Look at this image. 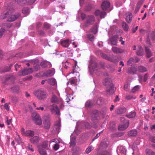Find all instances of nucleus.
<instances>
[{"label": "nucleus", "mask_w": 155, "mask_h": 155, "mask_svg": "<svg viewBox=\"0 0 155 155\" xmlns=\"http://www.w3.org/2000/svg\"><path fill=\"white\" fill-rule=\"evenodd\" d=\"M106 15V13L105 12L102 11L100 16L101 18H104Z\"/></svg>", "instance_id": "nucleus-51"}, {"label": "nucleus", "mask_w": 155, "mask_h": 155, "mask_svg": "<svg viewBox=\"0 0 155 155\" xmlns=\"http://www.w3.org/2000/svg\"><path fill=\"white\" fill-rule=\"evenodd\" d=\"M89 67L90 68H91L93 71H94L97 68V64L95 62H92L91 63Z\"/></svg>", "instance_id": "nucleus-25"}, {"label": "nucleus", "mask_w": 155, "mask_h": 155, "mask_svg": "<svg viewBox=\"0 0 155 155\" xmlns=\"http://www.w3.org/2000/svg\"><path fill=\"white\" fill-rule=\"evenodd\" d=\"M30 142L33 144H36L38 143L40 139L38 137L35 136L30 139Z\"/></svg>", "instance_id": "nucleus-12"}, {"label": "nucleus", "mask_w": 155, "mask_h": 155, "mask_svg": "<svg viewBox=\"0 0 155 155\" xmlns=\"http://www.w3.org/2000/svg\"><path fill=\"white\" fill-rule=\"evenodd\" d=\"M34 94L39 100L44 99L46 97V92L41 90L35 91Z\"/></svg>", "instance_id": "nucleus-2"}, {"label": "nucleus", "mask_w": 155, "mask_h": 155, "mask_svg": "<svg viewBox=\"0 0 155 155\" xmlns=\"http://www.w3.org/2000/svg\"><path fill=\"white\" fill-rule=\"evenodd\" d=\"M36 0H28V3L30 5L33 4Z\"/></svg>", "instance_id": "nucleus-63"}, {"label": "nucleus", "mask_w": 155, "mask_h": 155, "mask_svg": "<svg viewBox=\"0 0 155 155\" xmlns=\"http://www.w3.org/2000/svg\"><path fill=\"white\" fill-rule=\"evenodd\" d=\"M84 126L85 128L87 129L90 128L91 127V125L88 122L84 123Z\"/></svg>", "instance_id": "nucleus-45"}, {"label": "nucleus", "mask_w": 155, "mask_h": 155, "mask_svg": "<svg viewBox=\"0 0 155 155\" xmlns=\"http://www.w3.org/2000/svg\"><path fill=\"white\" fill-rule=\"evenodd\" d=\"M27 147L28 149L29 150H31L32 152L34 151V150L32 148V146L29 144H28V146H27Z\"/></svg>", "instance_id": "nucleus-58"}, {"label": "nucleus", "mask_w": 155, "mask_h": 155, "mask_svg": "<svg viewBox=\"0 0 155 155\" xmlns=\"http://www.w3.org/2000/svg\"><path fill=\"white\" fill-rule=\"evenodd\" d=\"M6 122L8 125H9L11 123L12 119H11L10 120H8V117H6Z\"/></svg>", "instance_id": "nucleus-61"}, {"label": "nucleus", "mask_w": 155, "mask_h": 155, "mask_svg": "<svg viewBox=\"0 0 155 155\" xmlns=\"http://www.w3.org/2000/svg\"><path fill=\"white\" fill-rule=\"evenodd\" d=\"M48 141H44L42 143V147L43 148H47L48 149L49 148L48 147Z\"/></svg>", "instance_id": "nucleus-32"}, {"label": "nucleus", "mask_w": 155, "mask_h": 155, "mask_svg": "<svg viewBox=\"0 0 155 155\" xmlns=\"http://www.w3.org/2000/svg\"><path fill=\"white\" fill-rule=\"evenodd\" d=\"M93 106V104L90 101H87L86 103L85 106L87 107H90Z\"/></svg>", "instance_id": "nucleus-33"}, {"label": "nucleus", "mask_w": 155, "mask_h": 155, "mask_svg": "<svg viewBox=\"0 0 155 155\" xmlns=\"http://www.w3.org/2000/svg\"><path fill=\"white\" fill-rule=\"evenodd\" d=\"M21 132L23 136L29 137H32L34 135V132L33 131L28 130L25 131L24 128L21 129Z\"/></svg>", "instance_id": "nucleus-5"}, {"label": "nucleus", "mask_w": 155, "mask_h": 155, "mask_svg": "<svg viewBox=\"0 0 155 155\" xmlns=\"http://www.w3.org/2000/svg\"><path fill=\"white\" fill-rule=\"evenodd\" d=\"M112 50L114 53L116 54L122 53L124 52V50L122 49L115 47L112 48Z\"/></svg>", "instance_id": "nucleus-11"}, {"label": "nucleus", "mask_w": 155, "mask_h": 155, "mask_svg": "<svg viewBox=\"0 0 155 155\" xmlns=\"http://www.w3.org/2000/svg\"><path fill=\"white\" fill-rule=\"evenodd\" d=\"M136 113L135 112H131L128 115H127V117L128 118H133L135 117L136 116Z\"/></svg>", "instance_id": "nucleus-28"}, {"label": "nucleus", "mask_w": 155, "mask_h": 155, "mask_svg": "<svg viewBox=\"0 0 155 155\" xmlns=\"http://www.w3.org/2000/svg\"><path fill=\"white\" fill-rule=\"evenodd\" d=\"M69 39L62 41L61 42V45L64 47H68L69 45Z\"/></svg>", "instance_id": "nucleus-17"}, {"label": "nucleus", "mask_w": 155, "mask_h": 155, "mask_svg": "<svg viewBox=\"0 0 155 155\" xmlns=\"http://www.w3.org/2000/svg\"><path fill=\"white\" fill-rule=\"evenodd\" d=\"M145 48L147 57H150L152 55L150 50L147 46H145Z\"/></svg>", "instance_id": "nucleus-19"}, {"label": "nucleus", "mask_w": 155, "mask_h": 155, "mask_svg": "<svg viewBox=\"0 0 155 155\" xmlns=\"http://www.w3.org/2000/svg\"><path fill=\"white\" fill-rule=\"evenodd\" d=\"M97 25H96L93 28L91 29V31L92 32H93L94 34H96L97 31Z\"/></svg>", "instance_id": "nucleus-41"}, {"label": "nucleus", "mask_w": 155, "mask_h": 155, "mask_svg": "<svg viewBox=\"0 0 155 155\" xmlns=\"http://www.w3.org/2000/svg\"><path fill=\"white\" fill-rule=\"evenodd\" d=\"M140 89V87L138 85H137L135 86L132 89L131 92L132 93H135L136 91H138Z\"/></svg>", "instance_id": "nucleus-38"}, {"label": "nucleus", "mask_w": 155, "mask_h": 155, "mask_svg": "<svg viewBox=\"0 0 155 155\" xmlns=\"http://www.w3.org/2000/svg\"><path fill=\"white\" fill-rule=\"evenodd\" d=\"M32 117L34 123L38 125H41L42 124V121L40 115L36 112L32 114Z\"/></svg>", "instance_id": "nucleus-1"}, {"label": "nucleus", "mask_w": 155, "mask_h": 155, "mask_svg": "<svg viewBox=\"0 0 155 155\" xmlns=\"http://www.w3.org/2000/svg\"><path fill=\"white\" fill-rule=\"evenodd\" d=\"M126 129V126L125 124L121 125H119L118 127V129L120 130H123Z\"/></svg>", "instance_id": "nucleus-42"}, {"label": "nucleus", "mask_w": 155, "mask_h": 155, "mask_svg": "<svg viewBox=\"0 0 155 155\" xmlns=\"http://www.w3.org/2000/svg\"><path fill=\"white\" fill-rule=\"evenodd\" d=\"M87 37L91 41H93L94 40V37L93 35L91 34H89L87 35Z\"/></svg>", "instance_id": "nucleus-43"}, {"label": "nucleus", "mask_w": 155, "mask_h": 155, "mask_svg": "<svg viewBox=\"0 0 155 155\" xmlns=\"http://www.w3.org/2000/svg\"><path fill=\"white\" fill-rule=\"evenodd\" d=\"M0 26L2 27H4V28H10L12 26V24H7L6 23H2L0 25Z\"/></svg>", "instance_id": "nucleus-31"}, {"label": "nucleus", "mask_w": 155, "mask_h": 155, "mask_svg": "<svg viewBox=\"0 0 155 155\" xmlns=\"http://www.w3.org/2000/svg\"><path fill=\"white\" fill-rule=\"evenodd\" d=\"M47 81L48 84L52 85H54L56 83L55 79L53 78L48 79Z\"/></svg>", "instance_id": "nucleus-23"}, {"label": "nucleus", "mask_w": 155, "mask_h": 155, "mask_svg": "<svg viewBox=\"0 0 155 155\" xmlns=\"http://www.w3.org/2000/svg\"><path fill=\"white\" fill-rule=\"evenodd\" d=\"M138 71L141 72H144L147 71V68L143 66H140L138 67Z\"/></svg>", "instance_id": "nucleus-26"}, {"label": "nucleus", "mask_w": 155, "mask_h": 155, "mask_svg": "<svg viewBox=\"0 0 155 155\" xmlns=\"http://www.w3.org/2000/svg\"><path fill=\"white\" fill-rule=\"evenodd\" d=\"M103 84L105 86H108L110 85V84H113L112 83L111 80L109 78H106L103 81Z\"/></svg>", "instance_id": "nucleus-15"}, {"label": "nucleus", "mask_w": 155, "mask_h": 155, "mask_svg": "<svg viewBox=\"0 0 155 155\" xmlns=\"http://www.w3.org/2000/svg\"><path fill=\"white\" fill-rule=\"evenodd\" d=\"M33 71L32 69L31 68H25L23 70L20 71L18 74L20 76H25L29 74L32 73Z\"/></svg>", "instance_id": "nucleus-6"}, {"label": "nucleus", "mask_w": 155, "mask_h": 155, "mask_svg": "<svg viewBox=\"0 0 155 155\" xmlns=\"http://www.w3.org/2000/svg\"><path fill=\"white\" fill-rule=\"evenodd\" d=\"M20 16L19 13H17L14 15H9L7 17V21L9 22H12L17 19Z\"/></svg>", "instance_id": "nucleus-8"}, {"label": "nucleus", "mask_w": 155, "mask_h": 155, "mask_svg": "<svg viewBox=\"0 0 155 155\" xmlns=\"http://www.w3.org/2000/svg\"><path fill=\"white\" fill-rule=\"evenodd\" d=\"M59 144L57 143H56L54 144V149L55 150H57L59 148Z\"/></svg>", "instance_id": "nucleus-57"}, {"label": "nucleus", "mask_w": 155, "mask_h": 155, "mask_svg": "<svg viewBox=\"0 0 155 155\" xmlns=\"http://www.w3.org/2000/svg\"><path fill=\"white\" fill-rule=\"evenodd\" d=\"M115 90L114 84H110V86H107L106 88V93L107 94H114Z\"/></svg>", "instance_id": "nucleus-7"}, {"label": "nucleus", "mask_w": 155, "mask_h": 155, "mask_svg": "<svg viewBox=\"0 0 155 155\" xmlns=\"http://www.w3.org/2000/svg\"><path fill=\"white\" fill-rule=\"evenodd\" d=\"M143 2L142 1H139V2H138V3H137V6L136 7V8L140 9V8L141 5L143 4Z\"/></svg>", "instance_id": "nucleus-44"}, {"label": "nucleus", "mask_w": 155, "mask_h": 155, "mask_svg": "<svg viewBox=\"0 0 155 155\" xmlns=\"http://www.w3.org/2000/svg\"><path fill=\"white\" fill-rule=\"evenodd\" d=\"M148 78V74L147 73L145 74L143 77V81L144 82H146Z\"/></svg>", "instance_id": "nucleus-59"}, {"label": "nucleus", "mask_w": 155, "mask_h": 155, "mask_svg": "<svg viewBox=\"0 0 155 155\" xmlns=\"http://www.w3.org/2000/svg\"><path fill=\"white\" fill-rule=\"evenodd\" d=\"M136 97H134L132 95H128L127 96V99L128 100H130L132 98H133L135 99Z\"/></svg>", "instance_id": "nucleus-53"}, {"label": "nucleus", "mask_w": 155, "mask_h": 155, "mask_svg": "<svg viewBox=\"0 0 155 155\" xmlns=\"http://www.w3.org/2000/svg\"><path fill=\"white\" fill-rule=\"evenodd\" d=\"M39 152L41 155H47L46 152L43 150H39Z\"/></svg>", "instance_id": "nucleus-54"}, {"label": "nucleus", "mask_w": 155, "mask_h": 155, "mask_svg": "<svg viewBox=\"0 0 155 155\" xmlns=\"http://www.w3.org/2000/svg\"><path fill=\"white\" fill-rule=\"evenodd\" d=\"M94 149L93 147L91 146L88 147L86 150V152L87 153H89L90 152H91L93 149Z\"/></svg>", "instance_id": "nucleus-37"}, {"label": "nucleus", "mask_w": 155, "mask_h": 155, "mask_svg": "<svg viewBox=\"0 0 155 155\" xmlns=\"http://www.w3.org/2000/svg\"><path fill=\"white\" fill-rule=\"evenodd\" d=\"M50 25L47 22H45L44 24L43 28L44 29L46 30L50 28Z\"/></svg>", "instance_id": "nucleus-35"}, {"label": "nucleus", "mask_w": 155, "mask_h": 155, "mask_svg": "<svg viewBox=\"0 0 155 155\" xmlns=\"http://www.w3.org/2000/svg\"><path fill=\"white\" fill-rule=\"evenodd\" d=\"M149 35L150 38H151L152 40H154L155 39V31L150 34Z\"/></svg>", "instance_id": "nucleus-34"}, {"label": "nucleus", "mask_w": 155, "mask_h": 155, "mask_svg": "<svg viewBox=\"0 0 155 155\" xmlns=\"http://www.w3.org/2000/svg\"><path fill=\"white\" fill-rule=\"evenodd\" d=\"M48 107L52 114L58 115L60 114L59 108L56 105L54 104L50 105Z\"/></svg>", "instance_id": "nucleus-3"}, {"label": "nucleus", "mask_w": 155, "mask_h": 155, "mask_svg": "<svg viewBox=\"0 0 155 155\" xmlns=\"http://www.w3.org/2000/svg\"><path fill=\"white\" fill-rule=\"evenodd\" d=\"M118 37L117 35H114L110 39L111 42V45H117V40Z\"/></svg>", "instance_id": "nucleus-14"}, {"label": "nucleus", "mask_w": 155, "mask_h": 155, "mask_svg": "<svg viewBox=\"0 0 155 155\" xmlns=\"http://www.w3.org/2000/svg\"><path fill=\"white\" fill-rule=\"evenodd\" d=\"M54 73L53 71L49 70L46 73V76L48 77H51L54 75Z\"/></svg>", "instance_id": "nucleus-29"}, {"label": "nucleus", "mask_w": 155, "mask_h": 155, "mask_svg": "<svg viewBox=\"0 0 155 155\" xmlns=\"http://www.w3.org/2000/svg\"><path fill=\"white\" fill-rule=\"evenodd\" d=\"M101 12L99 10H96L94 12V14L96 16H100Z\"/></svg>", "instance_id": "nucleus-50"}, {"label": "nucleus", "mask_w": 155, "mask_h": 155, "mask_svg": "<svg viewBox=\"0 0 155 155\" xmlns=\"http://www.w3.org/2000/svg\"><path fill=\"white\" fill-rule=\"evenodd\" d=\"M75 139L74 138H72L71 140L70 143V147H74L75 146Z\"/></svg>", "instance_id": "nucleus-36"}, {"label": "nucleus", "mask_w": 155, "mask_h": 155, "mask_svg": "<svg viewBox=\"0 0 155 155\" xmlns=\"http://www.w3.org/2000/svg\"><path fill=\"white\" fill-rule=\"evenodd\" d=\"M40 68V66L39 65H36L34 67V69L35 71H37Z\"/></svg>", "instance_id": "nucleus-64"}, {"label": "nucleus", "mask_w": 155, "mask_h": 155, "mask_svg": "<svg viewBox=\"0 0 155 155\" xmlns=\"http://www.w3.org/2000/svg\"><path fill=\"white\" fill-rule=\"evenodd\" d=\"M138 49L136 52L137 54L138 55L142 56L143 54V51L142 47L140 46H138Z\"/></svg>", "instance_id": "nucleus-21"}, {"label": "nucleus", "mask_w": 155, "mask_h": 155, "mask_svg": "<svg viewBox=\"0 0 155 155\" xmlns=\"http://www.w3.org/2000/svg\"><path fill=\"white\" fill-rule=\"evenodd\" d=\"M117 153H119L118 155H125L126 153V150L124 147L120 146L118 147L117 149Z\"/></svg>", "instance_id": "nucleus-10"}, {"label": "nucleus", "mask_w": 155, "mask_h": 155, "mask_svg": "<svg viewBox=\"0 0 155 155\" xmlns=\"http://www.w3.org/2000/svg\"><path fill=\"white\" fill-rule=\"evenodd\" d=\"M61 100L58 98L55 95H53L51 99V102L57 103L60 101Z\"/></svg>", "instance_id": "nucleus-18"}, {"label": "nucleus", "mask_w": 155, "mask_h": 155, "mask_svg": "<svg viewBox=\"0 0 155 155\" xmlns=\"http://www.w3.org/2000/svg\"><path fill=\"white\" fill-rule=\"evenodd\" d=\"M11 69V67H8L5 68L2 71L3 72H5L9 71Z\"/></svg>", "instance_id": "nucleus-52"}, {"label": "nucleus", "mask_w": 155, "mask_h": 155, "mask_svg": "<svg viewBox=\"0 0 155 155\" xmlns=\"http://www.w3.org/2000/svg\"><path fill=\"white\" fill-rule=\"evenodd\" d=\"M4 107L8 111L9 110V108L8 107V103H6L5 104Z\"/></svg>", "instance_id": "nucleus-62"}, {"label": "nucleus", "mask_w": 155, "mask_h": 155, "mask_svg": "<svg viewBox=\"0 0 155 155\" xmlns=\"http://www.w3.org/2000/svg\"><path fill=\"white\" fill-rule=\"evenodd\" d=\"M148 150V151H147L146 153L147 155H155V153L150 150Z\"/></svg>", "instance_id": "nucleus-49"}, {"label": "nucleus", "mask_w": 155, "mask_h": 155, "mask_svg": "<svg viewBox=\"0 0 155 155\" xmlns=\"http://www.w3.org/2000/svg\"><path fill=\"white\" fill-rule=\"evenodd\" d=\"M22 13L24 14L27 15L29 14V10L28 8H24L22 10Z\"/></svg>", "instance_id": "nucleus-30"}, {"label": "nucleus", "mask_w": 155, "mask_h": 155, "mask_svg": "<svg viewBox=\"0 0 155 155\" xmlns=\"http://www.w3.org/2000/svg\"><path fill=\"white\" fill-rule=\"evenodd\" d=\"M137 132L135 129L130 130L128 133V135L129 136H135L137 134Z\"/></svg>", "instance_id": "nucleus-22"}, {"label": "nucleus", "mask_w": 155, "mask_h": 155, "mask_svg": "<svg viewBox=\"0 0 155 155\" xmlns=\"http://www.w3.org/2000/svg\"><path fill=\"white\" fill-rule=\"evenodd\" d=\"M16 2L18 5H23V0H13Z\"/></svg>", "instance_id": "nucleus-47"}, {"label": "nucleus", "mask_w": 155, "mask_h": 155, "mask_svg": "<svg viewBox=\"0 0 155 155\" xmlns=\"http://www.w3.org/2000/svg\"><path fill=\"white\" fill-rule=\"evenodd\" d=\"M44 126L46 129H49L50 127V123L49 120H46L44 122Z\"/></svg>", "instance_id": "nucleus-24"}, {"label": "nucleus", "mask_w": 155, "mask_h": 155, "mask_svg": "<svg viewBox=\"0 0 155 155\" xmlns=\"http://www.w3.org/2000/svg\"><path fill=\"white\" fill-rule=\"evenodd\" d=\"M126 111L125 107L121 108L116 110L115 112L117 114H122Z\"/></svg>", "instance_id": "nucleus-20"}, {"label": "nucleus", "mask_w": 155, "mask_h": 155, "mask_svg": "<svg viewBox=\"0 0 155 155\" xmlns=\"http://www.w3.org/2000/svg\"><path fill=\"white\" fill-rule=\"evenodd\" d=\"M14 78V77L12 75H7L2 77L1 78L2 84L5 85H8L7 81L8 80H12Z\"/></svg>", "instance_id": "nucleus-9"}, {"label": "nucleus", "mask_w": 155, "mask_h": 155, "mask_svg": "<svg viewBox=\"0 0 155 155\" xmlns=\"http://www.w3.org/2000/svg\"><path fill=\"white\" fill-rule=\"evenodd\" d=\"M150 140L151 142L155 143V137H151L150 138Z\"/></svg>", "instance_id": "nucleus-60"}, {"label": "nucleus", "mask_w": 155, "mask_h": 155, "mask_svg": "<svg viewBox=\"0 0 155 155\" xmlns=\"http://www.w3.org/2000/svg\"><path fill=\"white\" fill-rule=\"evenodd\" d=\"M47 61H44L41 62V65L43 68L47 67Z\"/></svg>", "instance_id": "nucleus-46"}, {"label": "nucleus", "mask_w": 155, "mask_h": 155, "mask_svg": "<svg viewBox=\"0 0 155 155\" xmlns=\"http://www.w3.org/2000/svg\"><path fill=\"white\" fill-rule=\"evenodd\" d=\"M133 15L131 13H128V15L127 16V22L128 23H130L132 21Z\"/></svg>", "instance_id": "nucleus-27"}, {"label": "nucleus", "mask_w": 155, "mask_h": 155, "mask_svg": "<svg viewBox=\"0 0 155 155\" xmlns=\"http://www.w3.org/2000/svg\"><path fill=\"white\" fill-rule=\"evenodd\" d=\"M110 3L108 1H104L101 4V8L103 10H106L109 7Z\"/></svg>", "instance_id": "nucleus-13"}, {"label": "nucleus", "mask_w": 155, "mask_h": 155, "mask_svg": "<svg viewBox=\"0 0 155 155\" xmlns=\"http://www.w3.org/2000/svg\"><path fill=\"white\" fill-rule=\"evenodd\" d=\"M5 31V29L4 28H2L0 26V38L2 37Z\"/></svg>", "instance_id": "nucleus-40"}, {"label": "nucleus", "mask_w": 155, "mask_h": 155, "mask_svg": "<svg viewBox=\"0 0 155 155\" xmlns=\"http://www.w3.org/2000/svg\"><path fill=\"white\" fill-rule=\"evenodd\" d=\"M8 12H7L5 14H2L1 15L0 18L2 19H4L5 18H7V17H8Z\"/></svg>", "instance_id": "nucleus-39"}, {"label": "nucleus", "mask_w": 155, "mask_h": 155, "mask_svg": "<svg viewBox=\"0 0 155 155\" xmlns=\"http://www.w3.org/2000/svg\"><path fill=\"white\" fill-rule=\"evenodd\" d=\"M75 79L74 78H71L70 79L69 81V82L72 85H73L75 83Z\"/></svg>", "instance_id": "nucleus-55"}, {"label": "nucleus", "mask_w": 155, "mask_h": 155, "mask_svg": "<svg viewBox=\"0 0 155 155\" xmlns=\"http://www.w3.org/2000/svg\"><path fill=\"white\" fill-rule=\"evenodd\" d=\"M132 62H134V59L133 58H131L127 61V63L128 64H130Z\"/></svg>", "instance_id": "nucleus-56"}, {"label": "nucleus", "mask_w": 155, "mask_h": 155, "mask_svg": "<svg viewBox=\"0 0 155 155\" xmlns=\"http://www.w3.org/2000/svg\"><path fill=\"white\" fill-rule=\"evenodd\" d=\"M101 57L105 59L108 60H110V58L105 54H101Z\"/></svg>", "instance_id": "nucleus-48"}, {"label": "nucleus", "mask_w": 155, "mask_h": 155, "mask_svg": "<svg viewBox=\"0 0 155 155\" xmlns=\"http://www.w3.org/2000/svg\"><path fill=\"white\" fill-rule=\"evenodd\" d=\"M137 71V68L134 67H130L128 69V73L131 74H136Z\"/></svg>", "instance_id": "nucleus-16"}, {"label": "nucleus", "mask_w": 155, "mask_h": 155, "mask_svg": "<svg viewBox=\"0 0 155 155\" xmlns=\"http://www.w3.org/2000/svg\"><path fill=\"white\" fill-rule=\"evenodd\" d=\"M94 16L92 15H89L86 17V21L85 22L84 25L87 27L89 25H93L95 22Z\"/></svg>", "instance_id": "nucleus-4"}]
</instances>
